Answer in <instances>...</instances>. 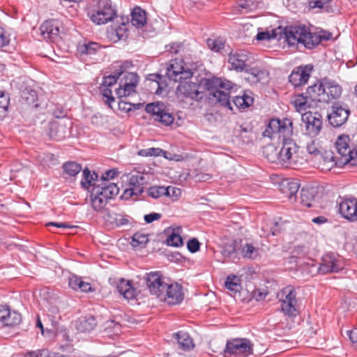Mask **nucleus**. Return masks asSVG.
<instances>
[{"mask_svg": "<svg viewBox=\"0 0 357 357\" xmlns=\"http://www.w3.org/2000/svg\"><path fill=\"white\" fill-rule=\"evenodd\" d=\"M324 91L323 78H321L309 86L305 93L295 96L292 103L297 112L305 111L317 102L325 103Z\"/></svg>", "mask_w": 357, "mask_h": 357, "instance_id": "nucleus-1", "label": "nucleus"}, {"mask_svg": "<svg viewBox=\"0 0 357 357\" xmlns=\"http://www.w3.org/2000/svg\"><path fill=\"white\" fill-rule=\"evenodd\" d=\"M233 86L234 84L231 82L219 77H213L206 82L208 98L230 110L233 108L230 101L229 91Z\"/></svg>", "mask_w": 357, "mask_h": 357, "instance_id": "nucleus-2", "label": "nucleus"}, {"mask_svg": "<svg viewBox=\"0 0 357 357\" xmlns=\"http://www.w3.org/2000/svg\"><path fill=\"white\" fill-rule=\"evenodd\" d=\"M284 34L289 45L300 43L307 49H312L320 43L318 33H312L305 26H286Z\"/></svg>", "mask_w": 357, "mask_h": 357, "instance_id": "nucleus-3", "label": "nucleus"}, {"mask_svg": "<svg viewBox=\"0 0 357 357\" xmlns=\"http://www.w3.org/2000/svg\"><path fill=\"white\" fill-rule=\"evenodd\" d=\"M119 188L113 182H106L103 185H94L91 190L90 201L93 209L102 211L108 201L118 195Z\"/></svg>", "mask_w": 357, "mask_h": 357, "instance_id": "nucleus-4", "label": "nucleus"}, {"mask_svg": "<svg viewBox=\"0 0 357 357\" xmlns=\"http://www.w3.org/2000/svg\"><path fill=\"white\" fill-rule=\"evenodd\" d=\"M88 15L91 20L98 25L111 22L117 16L116 8L111 0H97Z\"/></svg>", "mask_w": 357, "mask_h": 357, "instance_id": "nucleus-5", "label": "nucleus"}, {"mask_svg": "<svg viewBox=\"0 0 357 357\" xmlns=\"http://www.w3.org/2000/svg\"><path fill=\"white\" fill-rule=\"evenodd\" d=\"M281 303V310L289 317H296L299 314V303L297 293L293 286L284 287L278 294Z\"/></svg>", "mask_w": 357, "mask_h": 357, "instance_id": "nucleus-6", "label": "nucleus"}, {"mask_svg": "<svg viewBox=\"0 0 357 357\" xmlns=\"http://www.w3.org/2000/svg\"><path fill=\"white\" fill-rule=\"evenodd\" d=\"M335 145L337 153L340 156L338 164L340 165L357 166V144L352 148L351 147L349 135L340 136Z\"/></svg>", "mask_w": 357, "mask_h": 357, "instance_id": "nucleus-7", "label": "nucleus"}, {"mask_svg": "<svg viewBox=\"0 0 357 357\" xmlns=\"http://www.w3.org/2000/svg\"><path fill=\"white\" fill-rule=\"evenodd\" d=\"M292 124L290 119L285 118L282 120L273 119L269 121L264 132L268 133V136L271 137L278 135V138H282L284 142V139H291L290 137L293 133Z\"/></svg>", "mask_w": 357, "mask_h": 357, "instance_id": "nucleus-8", "label": "nucleus"}, {"mask_svg": "<svg viewBox=\"0 0 357 357\" xmlns=\"http://www.w3.org/2000/svg\"><path fill=\"white\" fill-rule=\"evenodd\" d=\"M145 111L151 116L154 121L158 122L162 126H171L174 121V117L167 106L160 102L146 105Z\"/></svg>", "mask_w": 357, "mask_h": 357, "instance_id": "nucleus-9", "label": "nucleus"}, {"mask_svg": "<svg viewBox=\"0 0 357 357\" xmlns=\"http://www.w3.org/2000/svg\"><path fill=\"white\" fill-rule=\"evenodd\" d=\"M166 76L174 82H181L190 79L193 72L189 68L183 59H172L166 68Z\"/></svg>", "mask_w": 357, "mask_h": 357, "instance_id": "nucleus-10", "label": "nucleus"}, {"mask_svg": "<svg viewBox=\"0 0 357 357\" xmlns=\"http://www.w3.org/2000/svg\"><path fill=\"white\" fill-rule=\"evenodd\" d=\"M251 341L247 338H235L228 340L224 350L225 354L236 357H246L252 354Z\"/></svg>", "mask_w": 357, "mask_h": 357, "instance_id": "nucleus-11", "label": "nucleus"}, {"mask_svg": "<svg viewBox=\"0 0 357 357\" xmlns=\"http://www.w3.org/2000/svg\"><path fill=\"white\" fill-rule=\"evenodd\" d=\"M145 281L151 294L157 296L160 300L164 296L165 289L168 283L167 278L161 272L154 271L146 274Z\"/></svg>", "mask_w": 357, "mask_h": 357, "instance_id": "nucleus-12", "label": "nucleus"}, {"mask_svg": "<svg viewBox=\"0 0 357 357\" xmlns=\"http://www.w3.org/2000/svg\"><path fill=\"white\" fill-rule=\"evenodd\" d=\"M120 79L119 87L116 89L118 98L132 96L136 93L139 82V76L135 73H126Z\"/></svg>", "mask_w": 357, "mask_h": 357, "instance_id": "nucleus-13", "label": "nucleus"}, {"mask_svg": "<svg viewBox=\"0 0 357 357\" xmlns=\"http://www.w3.org/2000/svg\"><path fill=\"white\" fill-rule=\"evenodd\" d=\"M299 146L292 139H284L280 151V163L291 165L298 162Z\"/></svg>", "mask_w": 357, "mask_h": 357, "instance_id": "nucleus-14", "label": "nucleus"}, {"mask_svg": "<svg viewBox=\"0 0 357 357\" xmlns=\"http://www.w3.org/2000/svg\"><path fill=\"white\" fill-rule=\"evenodd\" d=\"M199 85L191 82H181L176 88V96L181 101L187 100L199 101L202 93L199 91Z\"/></svg>", "mask_w": 357, "mask_h": 357, "instance_id": "nucleus-15", "label": "nucleus"}, {"mask_svg": "<svg viewBox=\"0 0 357 357\" xmlns=\"http://www.w3.org/2000/svg\"><path fill=\"white\" fill-rule=\"evenodd\" d=\"M339 213L349 221H357V199L340 197L337 200Z\"/></svg>", "mask_w": 357, "mask_h": 357, "instance_id": "nucleus-16", "label": "nucleus"}, {"mask_svg": "<svg viewBox=\"0 0 357 357\" xmlns=\"http://www.w3.org/2000/svg\"><path fill=\"white\" fill-rule=\"evenodd\" d=\"M302 121L305 124L306 134L316 137L322 128V116L318 112H305L302 115Z\"/></svg>", "mask_w": 357, "mask_h": 357, "instance_id": "nucleus-17", "label": "nucleus"}, {"mask_svg": "<svg viewBox=\"0 0 357 357\" xmlns=\"http://www.w3.org/2000/svg\"><path fill=\"white\" fill-rule=\"evenodd\" d=\"M350 110L347 106L335 103L332 105L331 112L327 117L332 126L338 128L347 122Z\"/></svg>", "mask_w": 357, "mask_h": 357, "instance_id": "nucleus-18", "label": "nucleus"}, {"mask_svg": "<svg viewBox=\"0 0 357 357\" xmlns=\"http://www.w3.org/2000/svg\"><path fill=\"white\" fill-rule=\"evenodd\" d=\"M184 298L183 287L177 282H168L165 289L164 296L160 301H164L169 305L180 304Z\"/></svg>", "mask_w": 357, "mask_h": 357, "instance_id": "nucleus-19", "label": "nucleus"}, {"mask_svg": "<svg viewBox=\"0 0 357 357\" xmlns=\"http://www.w3.org/2000/svg\"><path fill=\"white\" fill-rule=\"evenodd\" d=\"M313 68L312 64L295 68L289 76V82L295 87L305 85L307 82Z\"/></svg>", "mask_w": 357, "mask_h": 357, "instance_id": "nucleus-20", "label": "nucleus"}, {"mask_svg": "<svg viewBox=\"0 0 357 357\" xmlns=\"http://www.w3.org/2000/svg\"><path fill=\"white\" fill-rule=\"evenodd\" d=\"M60 26L61 23L58 20H46L40 27L41 36L45 40L50 42L57 41L60 38Z\"/></svg>", "mask_w": 357, "mask_h": 357, "instance_id": "nucleus-21", "label": "nucleus"}, {"mask_svg": "<svg viewBox=\"0 0 357 357\" xmlns=\"http://www.w3.org/2000/svg\"><path fill=\"white\" fill-rule=\"evenodd\" d=\"M343 269V263L334 253H328L323 256L322 263L319 266V272L326 274L332 272H338Z\"/></svg>", "mask_w": 357, "mask_h": 357, "instance_id": "nucleus-22", "label": "nucleus"}, {"mask_svg": "<svg viewBox=\"0 0 357 357\" xmlns=\"http://www.w3.org/2000/svg\"><path fill=\"white\" fill-rule=\"evenodd\" d=\"M323 82L325 91V103H328L340 98L342 93V88L335 80L325 77H323Z\"/></svg>", "mask_w": 357, "mask_h": 357, "instance_id": "nucleus-23", "label": "nucleus"}, {"mask_svg": "<svg viewBox=\"0 0 357 357\" xmlns=\"http://www.w3.org/2000/svg\"><path fill=\"white\" fill-rule=\"evenodd\" d=\"M248 60V55L243 52H231L228 58L231 68L239 72L245 71L248 67L246 63Z\"/></svg>", "mask_w": 357, "mask_h": 357, "instance_id": "nucleus-24", "label": "nucleus"}, {"mask_svg": "<svg viewBox=\"0 0 357 357\" xmlns=\"http://www.w3.org/2000/svg\"><path fill=\"white\" fill-rule=\"evenodd\" d=\"M245 73L246 74L245 79L250 84H257L266 79L268 76L267 70L257 67H248Z\"/></svg>", "mask_w": 357, "mask_h": 357, "instance_id": "nucleus-25", "label": "nucleus"}, {"mask_svg": "<svg viewBox=\"0 0 357 357\" xmlns=\"http://www.w3.org/2000/svg\"><path fill=\"white\" fill-rule=\"evenodd\" d=\"M48 135L50 138L53 140H63L68 135V128L65 124L60 122H52L50 125Z\"/></svg>", "mask_w": 357, "mask_h": 357, "instance_id": "nucleus-26", "label": "nucleus"}, {"mask_svg": "<svg viewBox=\"0 0 357 357\" xmlns=\"http://www.w3.org/2000/svg\"><path fill=\"white\" fill-rule=\"evenodd\" d=\"M102 49V46L96 42H86L79 45L77 52L82 57H90L96 55Z\"/></svg>", "mask_w": 357, "mask_h": 357, "instance_id": "nucleus-27", "label": "nucleus"}, {"mask_svg": "<svg viewBox=\"0 0 357 357\" xmlns=\"http://www.w3.org/2000/svg\"><path fill=\"white\" fill-rule=\"evenodd\" d=\"M97 321L93 316L88 315L80 317L76 322V328L82 333H89L95 328Z\"/></svg>", "mask_w": 357, "mask_h": 357, "instance_id": "nucleus-28", "label": "nucleus"}, {"mask_svg": "<svg viewBox=\"0 0 357 357\" xmlns=\"http://www.w3.org/2000/svg\"><path fill=\"white\" fill-rule=\"evenodd\" d=\"M178 347L183 351H190L194 347L193 340L186 332L180 331L173 335Z\"/></svg>", "mask_w": 357, "mask_h": 357, "instance_id": "nucleus-29", "label": "nucleus"}, {"mask_svg": "<svg viewBox=\"0 0 357 357\" xmlns=\"http://www.w3.org/2000/svg\"><path fill=\"white\" fill-rule=\"evenodd\" d=\"M116 289L126 299L130 300L135 297L136 289L132 287L130 281L121 279L117 283Z\"/></svg>", "mask_w": 357, "mask_h": 357, "instance_id": "nucleus-30", "label": "nucleus"}, {"mask_svg": "<svg viewBox=\"0 0 357 357\" xmlns=\"http://www.w3.org/2000/svg\"><path fill=\"white\" fill-rule=\"evenodd\" d=\"M68 284L70 287L75 291L80 290L85 293L93 291L90 283L83 281L82 278L77 275L71 276L69 278Z\"/></svg>", "mask_w": 357, "mask_h": 357, "instance_id": "nucleus-31", "label": "nucleus"}, {"mask_svg": "<svg viewBox=\"0 0 357 357\" xmlns=\"http://www.w3.org/2000/svg\"><path fill=\"white\" fill-rule=\"evenodd\" d=\"M147 183L145 174L137 171H132L128 178V186L138 190H143V185Z\"/></svg>", "mask_w": 357, "mask_h": 357, "instance_id": "nucleus-32", "label": "nucleus"}, {"mask_svg": "<svg viewBox=\"0 0 357 357\" xmlns=\"http://www.w3.org/2000/svg\"><path fill=\"white\" fill-rule=\"evenodd\" d=\"M131 23L137 28L144 26L146 23V12L139 7H135L131 13Z\"/></svg>", "mask_w": 357, "mask_h": 357, "instance_id": "nucleus-33", "label": "nucleus"}, {"mask_svg": "<svg viewBox=\"0 0 357 357\" xmlns=\"http://www.w3.org/2000/svg\"><path fill=\"white\" fill-rule=\"evenodd\" d=\"M338 162L339 158H335L333 156V153H326V155L323 157L322 160L320 162L321 169L322 171H328L335 166H343L338 164Z\"/></svg>", "mask_w": 357, "mask_h": 357, "instance_id": "nucleus-34", "label": "nucleus"}, {"mask_svg": "<svg viewBox=\"0 0 357 357\" xmlns=\"http://www.w3.org/2000/svg\"><path fill=\"white\" fill-rule=\"evenodd\" d=\"M82 175L83 180L81 181V185L84 188L89 190V187H94V185H98L96 183V181L98 182V181L97 180L98 174L96 172H93L91 174L90 170L88 168H85L83 170Z\"/></svg>", "mask_w": 357, "mask_h": 357, "instance_id": "nucleus-35", "label": "nucleus"}, {"mask_svg": "<svg viewBox=\"0 0 357 357\" xmlns=\"http://www.w3.org/2000/svg\"><path fill=\"white\" fill-rule=\"evenodd\" d=\"M300 202L303 206L312 207L314 202V195L312 190L303 188L300 192Z\"/></svg>", "mask_w": 357, "mask_h": 357, "instance_id": "nucleus-36", "label": "nucleus"}, {"mask_svg": "<svg viewBox=\"0 0 357 357\" xmlns=\"http://www.w3.org/2000/svg\"><path fill=\"white\" fill-rule=\"evenodd\" d=\"M111 218L112 223L116 227L128 225L133 221L132 218L126 214L114 213Z\"/></svg>", "mask_w": 357, "mask_h": 357, "instance_id": "nucleus-37", "label": "nucleus"}, {"mask_svg": "<svg viewBox=\"0 0 357 357\" xmlns=\"http://www.w3.org/2000/svg\"><path fill=\"white\" fill-rule=\"evenodd\" d=\"M22 322V316L21 314L16 312L10 310L9 314L6 316L5 320L3 321L2 324L4 326H10L14 327Z\"/></svg>", "mask_w": 357, "mask_h": 357, "instance_id": "nucleus-38", "label": "nucleus"}, {"mask_svg": "<svg viewBox=\"0 0 357 357\" xmlns=\"http://www.w3.org/2000/svg\"><path fill=\"white\" fill-rule=\"evenodd\" d=\"M264 154L271 162L280 163V151L273 145H268L264 148Z\"/></svg>", "mask_w": 357, "mask_h": 357, "instance_id": "nucleus-39", "label": "nucleus"}, {"mask_svg": "<svg viewBox=\"0 0 357 357\" xmlns=\"http://www.w3.org/2000/svg\"><path fill=\"white\" fill-rule=\"evenodd\" d=\"M225 287L233 293H237L241 289L240 278L236 275H228L225 281Z\"/></svg>", "mask_w": 357, "mask_h": 357, "instance_id": "nucleus-40", "label": "nucleus"}, {"mask_svg": "<svg viewBox=\"0 0 357 357\" xmlns=\"http://www.w3.org/2000/svg\"><path fill=\"white\" fill-rule=\"evenodd\" d=\"M220 252L225 259H231L235 258L236 255V242L232 241L225 243L222 247Z\"/></svg>", "mask_w": 357, "mask_h": 357, "instance_id": "nucleus-41", "label": "nucleus"}, {"mask_svg": "<svg viewBox=\"0 0 357 357\" xmlns=\"http://www.w3.org/2000/svg\"><path fill=\"white\" fill-rule=\"evenodd\" d=\"M63 169L66 174L75 176L82 170V166L75 162H67L63 165Z\"/></svg>", "mask_w": 357, "mask_h": 357, "instance_id": "nucleus-42", "label": "nucleus"}, {"mask_svg": "<svg viewBox=\"0 0 357 357\" xmlns=\"http://www.w3.org/2000/svg\"><path fill=\"white\" fill-rule=\"evenodd\" d=\"M149 241V238L146 234L140 232H136L132 237L131 245L134 248L141 247L143 248Z\"/></svg>", "mask_w": 357, "mask_h": 357, "instance_id": "nucleus-43", "label": "nucleus"}, {"mask_svg": "<svg viewBox=\"0 0 357 357\" xmlns=\"http://www.w3.org/2000/svg\"><path fill=\"white\" fill-rule=\"evenodd\" d=\"M56 338L60 340L65 342L64 344H62L60 345V348L63 351H69L71 349V344H70V338L66 330L60 331L56 333Z\"/></svg>", "mask_w": 357, "mask_h": 357, "instance_id": "nucleus-44", "label": "nucleus"}, {"mask_svg": "<svg viewBox=\"0 0 357 357\" xmlns=\"http://www.w3.org/2000/svg\"><path fill=\"white\" fill-rule=\"evenodd\" d=\"M10 98L3 91H0V120L7 114Z\"/></svg>", "mask_w": 357, "mask_h": 357, "instance_id": "nucleus-45", "label": "nucleus"}, {"mask_svg": "<svg viewBox=\"0 0 357 357\" xmlns=\"http://www.w3.org/2000/svg\"><path fill=\"white\" fill-rule=\"evenodd\" d=\"M162 153H165V150L160 148H149V149H140L137 151V155L142 157H149V156H161Z\"/></svg>", "mask_w": 357, "mask_h": 357, "instance_id": "nucleus-46", "label": "nucleus"}, {"mask_svg": "<svg viewBox=\"0 0 357 357\" xmlns=\"http://www.w3.org/2000/svg\"><path fill=\"white\" fill-rule=\"evenodd\" d=\"M22 96L28 105H33L36 107L38 106L36 103L38 100V94L35 90L26 89L22 92Z\"/></svg>", "mask_w": 357, "mask_h": 357, "instance_id": "nucleus-47", "label": "nucleus"}, {"mask_svg": "<svg viewBox=\"0 0 357 357\" xmlns=\"http://www.w3.org/2000/svg\"><path fill=\"white\" fill-rule=\"evenodd\" d=\"M300 185L299 183L296 181H288L286 183V185L284 186L283 192L287 194V196L289 198H291L294 195H295L298 190Z\"/></svg>", "mask_w": 357, "mask_h": 357, "instance_id": "nucleus-48", "label": "nucleus"}, {"mask_svg": "<svg viewBox=\"0 0 357 357\" xmlns=\"http://www.w3.org/2000/svg\"><path fill=\"white\" fill-rule=\"evenodd\" d=\"M168 190L163 186H151L148 189V195L153 199H158L162 196H166Z\"/></svg>", "mask_w": 357, "mask_h": 357, "instance_id": "nucleus-49", "label": "nucleus"}, {"mask_svg": "<svg viewBox=\"0 0 357 357\" xmlns=\"http://www.w3.org/2000/svg\"><path fill=\"white\" fill-rule=\"evenodd\" d=\"M225 41L222 38L208 39L207 45L213 51L219 52L225 47Z\"/></svg>", "mask_w": 357, "mask_h": 357, "instance_id": "nucleus-50", "label": "nucleus"}, {"mask_svg": "<svg viewBox=\"0 0 357 357\" xmlns=\"http://www.w3.org/2000/svg\"><path fill=\"white\" fill-rule=\"evenodd\" d=\"M121 75H122V71H116L114 70L113 75L104 77L102 84V86L110 87L113 86L116 83Z\"/></svg>", "mask_w": 357, "mask_h": 357, "instance_id": "nucleus-51", "label": "nucleus"}, {"mask_svg": "<svg viewBox=\"0 0 357 357\" xmlns=\"http://www.w3.org/2000/svg\"><path fill=\"white\" fill-rule=\"evenodd\" d=\"M243 257L248 259H255L257 256V249L251 243H245L242 249Z\"/></svg>", "mask_w": 357, "mask_h": 357, "instance_id": "nucleus-52", "label": "nucleus"}, {"mask_svg": "<svg viewBox=\"0 0 357 357\" xmlns=\"http://www.w3.org/2000/svg\"><path fill=\"white\" fill-rule=\"evenodd\" d=\"M119 109L121 111L129 112L132 109H138L140 107L141 104H133L123 101L122 98H119Z\"/></svg>", "mask_w": 357, "mask_h": 357, "instance_id": "nucleus-53", "label": "nucleus"}, {"mask_svg": "<svg viewBox=\"0 0 357 357\" xmlns=\"http://www.w3.org/2000/svg\"><path fill=\"white\" fill-rule=\"evenodd\" d=\"M167 243L168 245L179 247L183 245V239L179 234L173 232L167 237Z\"/></svg>", "mask_w": 357, "mask_h": 357, "instance_id": "nucleus-54", "label": "nucleus"}, {"mask_svg": "<svg viewBox=\"0 0 357 357\" xmlns=\"http://www.w3.org/2000/svg\"><path fill=\"white\" fill-rule=\"evenodd\" d=\"M114 66L115 70L122 71V75L126 73V70L132 66V63L130 61H123L116 62Z\"/></svg>", "mask_w": 357, "mask_h": 357, "instance_id": "nucleus-55", "label": "nucleus"}, {"mask_svg": "<svg viewBox=\"0 0 357 357\" xmlns=\"http://www.w3.org/2000/svg\"><path fill=\"white\" fill-rule=\"evenodd\" d=\"M252 93L251 91H244L243 94L241 96L242 98V104L244 108L250 107L252 105L254 102V98L252 97Z\"/></svg>", "mask_w": 357, "mask_h": 357, "instance_id": "nucleus-56", "label": "nucleus"}, {"mask_svg": "<svg viewBox=\"0 0 357 357\" xmlns=\"http://www.w3.org/2000/svg\"><path fill=\"white\" fill-rule=\"evenodd\" d=\"M332 0H310L309 6L312 8H325L328 7Z\"/></svg>", "mask_w": 357, "mask_h": 357, "instance_id": "nucleus-57", "label": "nucleus"}, {"mask_svg": "<svg viewBox=\"0 0 357 357\" xmlns=\"http://www.w3.org/2000/svg\"><path fill=\"white\" fill-rule=\"evenodd\" d=\"M183 49V45L180 43H173L165 46L166 52L171 54H178Z\"/></svg>", "mask_w": 357, "mask_h": 357, "instance_id": "nucleus-58", "label": "nucleus"}, {"mask_svg": "<svg viewBox=\"0 0 357 357\" xmlns=\"http://www.w3.org/2000/svg\"><path fill=\"white\" fill-rule=\"evenodd\" d=\"M200 245V243L196 238H192L188 241L187 248L191 253H195L199 250Z\"/></svg>", "mask_w": 357, "mask_h": 357, "instance_id": "nucleus-59", "label": "nucleus"}, {"mask_svg": "<svg viewBox=\"0 0 357 357\" xmlns=\"http://www.w3.org/2000/svg\"><path fill=\"white\" fill-rule=\"evenodd\" d=\"M284 229V222L280 218L279 221H275L271 227L270 233L272 236H276Z\"/></svg>", "mask_w": 357, "mask_h": 357, "instance_id": "nucleus-60", "label": "nucleus"}, {"mask_svg": "<svg viewBox=\"0 0 357 357\" xmlns=\"http://www.w3.org/2000/svg\"><path fill=\"white\" fill-rule=\"evenodd\" d=\"M143 192V190H138V188H134L129 186L126 188L124 192L123 196L126 199H129L132 196H138L140 195Z\"/></svg>", "mask_w": 357, "mask_h": 357, "instance_id": "nucleus-61", "label": "nucleus"}, {"mask_svg": "<svg viewBox=\"0 0 357 357\" xmlns=\"http://www.w3.org/2000/svg\"><path fill=\"white\" fill-rule=\"evenodd\" d=\"M117 174V172L114 169H109L102 174L101 183L100 185H103L106 182H111L109 179L114 178Z\"/></svg>", "mask_w": 357, "mask_h": 357, "instance_id": "nucleus-62", "label": "nucleus"}, {"mask_svg": "<svg viewBox=\"0 0 357 357\" xmlns=\"http://www.w3.org/2000/svg\"><path fill=\"white\" fill-rule=\"evenodd\" d=\"M102 94L107 98L106 103L111 107V103L114 101V98L112 96V91L107 86H102Z\"/></svg>", "mask_w": 357, "mask_h": 357, "instance_id": "nucleus-63", "label": "nucleus"}, {"mask_svg": "<svg viewBox=\"0 0 357 357\" xmlns=\"http://www.w3.org/2000/svg\"><path fill=\"white\" fill-rule=\"evenodd\" d=\"M162 79V75H161L160 74H149L147 76L148 80L155 82V84L157 85L158 87H157V90H156V93H158V94L160 93L159 90L162 89L160 87V82H161Z\"/></svg>", "mask_w": 357, "mask_h": 357, "instance_id": "nucleus-64", "label": "nucleus"}]
</instances>
